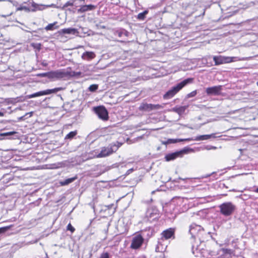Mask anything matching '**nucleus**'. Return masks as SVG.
Instances as JSON below:
<instances>
[{
	"instance_id": "nucleus-1",
	"label": "nucleus",
	"mask_w": 258,
	"mask_h": 258,
	"mask_svg": "<svg viewBox=\"0 0 258 258\" xmlns=\"http://www.w3.org/2000/svg\"><path fill=\"white\" fill-rule=\"evenodd\" d=\"M192 79L188 78L179 83L176 86L172 87L163 96L164 99H169L173 97L178 92H179L186 84L192 82Z\"/></svg>"
},
{
	"instance_id": "nucleus-2",
	"label": "nucleus",
	"mask_w": 258,
	"mask_h": 258,
	"mask_svg": "<svg viewBox=\"0 0 258 258\" xmlns=\"http://www.w3.org/2000/svg\"><path fill=\"white\" fill-rule=\"evenodd\" d=\"M121 144L117 146L115 144H110L107 147L101 148L100 152L96 156L97 158H103L108 156L113 153L115 152Z\"/></svg>"
},
{
	"instance_id": "nucleus-3",
	"label": "nucleus",
	"mask_w": 258,
	"mask_h": 258,
	"mask_svg": "<svg viewBox=\"0 0 258 258\" xmlns=\"http://www.w3.org/2000/svg\"><path fill=\"white\" fill-rule=\"evenodd\" d=\"M62 88L61 87L55 88L52 89H47L44 91H41L32 94H30L27 96V98L28 99L39 97L43 95H49L52 93H55L58 91H61Z\"/></svg>"
},
{
	"instance_id": "nucleus-4",
	"label": "nucleus",
	"mask_w": 258,
	"mask_h": 258,
	"mask_svg": "<svg viewBox=\"0 0 258 258\" xmlns=\"http://www.w3.org/2000/svg\"><path fill=\"white\" fill-rule=\"evenodd\" d=\"M159 217L158 211H147L144 220L145 222L152 223L157 221Z\"/></svg>"
},
{
	"instance_id": "nucleus-5",
	"label": "nucleus",
	"mask_w": 258,
	"mask_h": 258,
	"mask_svg": "<svg viewBox=\"0 0 258 258\" xmlns=\"http://www.w3.org/2000/svg\"><path fill=\"white\" fill-rule=\"evenodd\" d=\"M94 110L100 119L103 120H107L108 119V113L105 107L98 106L95 107Z\"/></svg>"
},
{
	"instance_id": "nucleus-6",
	"label": "nucleus",
	"mask_w": 258,
	"mask_h": 258,
	"mask_svg": "<svg viewBox=\"0 0 258 258\" xmlns=\"http://www.w3.org/2000/svg\"><path fill=\"white\" fill-rule=\"evenodd\" d=\"M236 57H226L223 56H214L213 60L215 61V65L218 66L223 63H229L235 61L234 60Z\"/></svg>"
},
{
	"instance_id": "nucleus-7",
	"label": "nucleus",
	"mask_w": 258,
	"mask_h": 258,
	"mask_svg": "<svg viewBox=\"0 0 258 258\" xmlns=\"http://www.w3.org/2000/svg\"><path fill=\"white\" fill-rule=\"evenodd\" d=\"M203 231L202 227L199 225L192 223L189 227V232L191 235V237L195 238L198 236L199 234Z\"/></svg>"
},
{
	"instance_id": "nucleus-8",
	"label": "nucleus",
	"mask_w": 258,
	"mask_h": 258,
	"mask_svg": "<svg viewBox=\"0 0 258 258\" xmlns=\"http://www.w3.org/2000/svg\"><path fill=\"white\" fill-rule=\"evenodd\" d=\"M143 241L144 238L140 234L137 235L132 239L131 247L134 249H137L142 245Z\"/></svg>"
},
{
	"instance_id": "nucleus-9",
	"label": "nucleus",
	"mask_w": 258,
	"mask_h": 258,
	"mask_svg": "<svg viewBox=\"0 0 258 258\" xmlns=\"http://www.w3.org/2000/svg\"><path fill=\"white\" fill-rule=\"evenodd\" d=\"M222 90V86H215L206 88V92L208 95H219Z\"/></svg>"
},
{
	"instance_id": "nucleus-10",
	"label": "nucleus",
	"mask_w": 258,
	"mask_h": 258,
	"mask_svg": "<svg viewBox=\"0 0 258 258\" xmlns=\"http://www.w3.org/2000/svg\"><path fill=\"white\" fill-rule=\"evenodd\" d=\"M160 108L161 106L159 104L155 105L152 104L143 103L140 105L139 109L140 110L149 111L152 110L158 109Z\"/></svg>"
},
{
	"instance_id": "nucleus-11",
	"label": "nucleus",
	"mask_w": 258,
	"mask_h": 258,
	"mask_svg": "<svg viewBox=\"0 0 258 258\" xmlns=\"http://www.w3.org/2000/svg\"><path fill=\"white\" fill-rule=\"evenodd\" d=\"M64 76V73L60 71H56L48 72V78L56 80L62 78Z\"/></svg>"
},
{
	"instance_id": "nucleus-12",
	"label": "nucleus",
	"mask_w": 258,
	"mask_h": 258,
	"mask_svg": "<svg viewBox=\"0 0 258 258\" xmlns=\"http://www.w3.org/2000/svg\"><path fill=\"white\" fill-rule=\"evenodd\" d=\"M184 152V150L176 152L166 155L165 159L167 161L174 160L178 157H181L183 153Z\"/></svg>"
},
{
	"instance_id": "nucleus-13",
	"label": "nucleus",
	"mask_w": 258,
	"mask_h": 258,
	"mask_svg": "<svg viewBox=\"0 0 258 258\" xmlns=\"http://www.w3.org/2000/svg\"><path fill=\"white\" fill-rule=\"evenodd\" d=\"M216 136L215 134H212L210 135H200L199 136L196 137L195 138H192V141H203V140H207L208 139H210L211 138H215Z\"/></svg>"
},
{
	"instance_id": "nucleus-14",
	"label": "nucleus",
	"mask_w": 258,
	"mask_h": 258,
	"mask_svg": "<svg viewBox=\"0 0 258 258\" xmlns=\"http://www.w3.org/2000/svg\"><path fill=\"white\" fill-rule=\"evenodd\" d=\"M191 140H193L192 138H187V139H169L166 141L163 142L162 144L166 145L169 144H174L177 142H182V141H190Z\"/></svg>"
},
{
	"instance_id": "nucleus-15",
	"label": "nucleus",
	"mask_w": 258,
	"mask_h": 258,
	"mask_svg": "<svg viewBox=\"0 0 258 258\" xmlns=\"http://www.w3.org/2000/svg\"><path fill=\"white\" fill-rule=\"evenodd\" d=\"M96 7L92 5H84L78 9V13H82L87 11H91L95 9Z\"/></svg>"
},
{
	"instance_id": "nucleus-16",
	"label": "nucleus",
	"mask_w": 258,
	"mask_h": 258,
	"mask_svg": "<svg viewBox=\"0 0 258 258\" xmlns=\"http://www.w3.org/2000/svg\"><path fill=\"white\" fill-rule=\"evenodd\" d=\"M187 107L188 106H175L171 109V111L177 113L179 115H181L184 113Z\"/></svg>"
},
{
	"instance_id": "nucleus-17",
	"label": "nucleus",
	"mask_w": 258,
	"mask_h": 258,
	"mask_svg": "<svg viewBox=\"0 0 258 258\" xmlns=\"http://www.w3.org/2000/svg\"><path fill=\"white\" fill-rule=\"evenodd\" d=\"M95 57V54L92 51H86L83 53L82 58L85 60H91Z\"/></svg>"
},
{
	"instance_id": "nucleus-18",
	"label": "nucleus",
	"mask_w": 258,
	"mask_h": 258,
	"mask_svg": "<svg viewBox=\"0 0 258 258\" xmlns=\"http://www.w3.org/2000/svg\"><path fill=\"white\" fill-rule=\"evenodd\" d=\"M174 231L173 229L169 228L166 230H164L162 232L163 236L166 239L170 238L174 234Z\"/></svg>"
},
{
	"instance_id": "nucleus-19",
	"label": "nucleus",
	"mask_w": 258,
	"mask_h": 258,
	"mask_svg": "<svg viewBox=\"0 0 258 258\" xmlns=\"http://www.w3.org/2000/svg\"><path fill=\"white\" fill-rule=\"evenodd\" d=\"M59 32L61 34H72L75 35L78 33V31L75 28H69L62 29L60 30Z\"/></svg>"
},
{
	"instance_id": "nucleus-20",
	"label": "nucleus",
	"mask_w": 258,
	"mask_h": 258,
	"mask_svg": "<svg viewBox=\"0 0 258 258\" xmlns=\"http://www.w3.org/2000/svg\"><path fill=\"white\" fill-rule=\"evenodd\" d=\"M220 210H234L235 207L231 202H227L223 203L220 206Z\"/></svg>"
},
{
	"instance_id": "nucleus-21",
	"label": "nucleus",
	"mask_w": 258,
	"mask_h": 258,
	"mask_svg": "<svg viewBox=\"0 0 258 258\" xmlns=\"http://www.w3.org/2000/svg\"><path fill=\"white\" fill-rule=\"evenodd\" d=\"M223 254L217 258H229L230 249L223 248L222 249Z\"/></svg>"
},
{
	"instance_id": "nucleus-22",
	"label": "nucleus",
	"mask_w": 258,
	"mask_h": 258,
	"mask_svg": "<svg viewBox=\"0 0 258 258\" xmlns=\"http://www.w3.org/2000/svg\"><path fill=\"white\" fill-rule=\"evenodd\" d=\"M77 179V177H72L70 178H68L60 182V184L61 185H68L72 182H73L74 181H75Z\"/></svg>"
},
{
	"instance_id": "nucleus-23",
	"label": "nucleus",
	"mask_w": 258,
	"mask_h": 258,
	"mask_svg": "<svg viewBox=\"0 0 258 258\" xmlns=\"http://www.w3.org/2000/svg\"><path fill=\"white\" fill-rule=\"evenodd\" d=\"M57 24V22H54L53 23L49 24L47 26H46L45 28V30L47 31L48 30H52L54 29H57L58 26H55V25Z\"/></svg>"
},
{
	"instance_id": "nucleus-24",
	"label": "nucleus",
	"mask_w": 258,
	"mask_h": 258,
	"mask_svg": "<svg viewBox=\"0 0 258 258\" xmlns=\"http://www.w3.org/2000/svg\"><path fill=\"white\" fill-rule=\"evenodd\" d=\"M77 134V132L76 131L71 132L68 134L67 135V136L65 137V139H72Z\"/></svg>"
},
{
	"instance_id": "nucleus-25",
	"label": "nucleus",
	"mask_w": 258,
	"mask_h": 258,
	"mask_svg": "<svg viewBox=\"0 0 258 258\" xmlns=\"http://www.w3.org/2000/svg\"><path fill=\"white\" fill-rule=\"evenodd\" d=\"M147 11H145L142 13H139L138 15V19L141 20H143L145 19V16L147 14Z\"/></svg>"
},
{
	"instance_id": "nucleus-26",
	"label": "nucleus",
	"mask_w": 258,
	"mask_h": 258,
	"mask_svg": "<svg viewBox=\"0 0 258 258\" xmlns=\"http://www.w3.org/2000/svg\"><path fill=\"white\" fill-rule=\"evenodd\" d=\"M98 85L93 84L90 86L89 87V90L91 92H94L98 89Z\"/></svg>"
},
{
	"instance_id": "nucleus-27",
	"label": "nucleus",
	"mask_w": 258,
	"mask_h": 258,
	"mask_svg": "<svg viewBox=\"0 0 258 258\" xmlns=\"http://www.w3.org/2000/svg\"><path fill=\"white\" fill-rule=\"evenodd\" d=\"M25 10L26 11H29V9L26 6H21L17 8V11H22Z\"/></svg>"
},
{
	"instance_id": "nucleus-28",
	"label": "nucleus",
	"mask_w": 258,
	"mask_h": 258,
	"mask_svg": "<svg viewBox=\"0 0 258 258\" xmlns=\"http://www.w3.org/2000/svg\"><path fill=\"white\" fill-rule=\"evenodd\" d=\"M67 229L68 230L70 231L72 233H73L75 230V229L72 226L71 223H69L68 225Z\"/></svg>"
},
{
	"instance_id": "nucleus-29",
	"label": "nucleus",
	"mask_w": 258,
	"mask_h": 258,
	"mask_svg": "<svg viewBox=\"0 0 258 258\" xmlns=\"http://www.w3.org/2000/svg\"><path fill=\"white\" fill-rule=\"evenodd\" d=\"M217 148L215 146H210V145H207L204 147V149L207 150H215Z\"/></svg>"
},
{
	"instance_id": "nucleus-30",
	"label": "nucleus",
	"mask_w": 258,
	"mask_h": 258,
	"mask_svg": "<svg viewBox=\"0 0 258 258\" xmlns=\"http://www.w3.org/2000/svg\"><path fill=\"white\" fill-rule=\"evenodd\" d=\"M99 258H109V255L108 252H103L102 253Z\"/></svg>"
},
{
	"instance_id": "nucleus-31",
	"label": "nucleus",
	"mask_w": 258,
	"mask_h": 258,
	"mask_svg": "<svg viewBox=\"0 0 258 258\" xmlns=\"http://www.w3.org/2000/svg\"><path fill=\"white\" fill-rule=\"evenodd\" d=\"M232 211H220L221 213L224 215L228 216L230 215Z\"/></svg>"
},
{
	"instance_id": "nucleus-32",
	"label": "nucleus",
	"mask_w": 258,
	"mask_h": 258,
	"mask_svg": "<svg viewBox=\"0 0 258 258\" xmlns=\"http://www.w3.org/2000/svg\"><path fill=\"white\" fill-rule=\"evenodd\" d=\"M8 229V227H4L0 228V234L5 232Z\"/></svg>"
},
{
	"instance_id": "nucleus-33",
	"label": "nucleus",
	"mask_w": 258,
	"mask_h": 258,
	"mask_svg": "<svg viewBox=\"0 0 258 258\" xmlns=\"http://www.w3.org/2000/svg\"><path fill=\"white\" fill-rule=\"evenodd\" d=\"M15 133V132H7V133H5L1 134V135L2 136H10V135H13Z\"/></svg>"
},
{
	"instance_id": "nucleus-34",
	"label": "nucleus",
	"mask_w": 258,
	"mask_h": 258,
	"mask_svg": "<svg viewBox=\"0 0 258 258\" xmlns=\"http://www.w3.org/2000/svg\"><path fill=\"white\" fill-rule=\"evenodd\" d=\"M196 94H197V91H194L191 92L190 93H189L188 95V96L189 97H192L195 96Z\"/></svg>"
},
{
	"instance_id": "nucleus-35",
	"label": "nucleus",
	"mask_w": 258,
	"mask_h": 258,
	"mask_svg": "<svg viewBox=\"0 0 258 258\" xmlns=\"http://www.w3.org/2000/svg\"><path fill=\"white\" fill-rule=\"evenodd\" d=\"M48 73L39 74L38 75V76H39V77H46L48 78Z\"/></svg>"
},
{
	"instance_id": "nucleus-36",
	"label": "nucleus",
	"mask_w": 258,
	"mask_h": 258,
	"mask_svg": "<svg viewBox=\"0 0 258 258\" xmlns=\"http://www.w3.org/2000/svg\"><path fill=\"white\" fill-rule=\"evenodd\" d=\"M70 6H73V3L70 2H68L64 5L65 7H68Z\"/></svg>"
},
{
	"instance_id": "nucleus-37",
	"label": "nucleus",
	"mask_w": 258,
	"mask_h": 258,
	"mask_svg": "<svg viewBox=\"0 0 258 258\" xmlns=\"http://www.w3.org/2000/svg\"><path fill=\"white\" fill-rule=\"evenodd\" d=\"M26 116V115H25V114L24 116L19 117L18 120H23L25 119Z\"/></svg>"
},
{
	"instance_id": "nucleus-38",
	"label": "nucleus",
	"mask_w": 258,
	"mask_h": 258,
	"mask_svg": "<svg viewBox=\"0 0 258 258\" xmlns=\"http://www.w3.org/2000/svg\"><path fill=\"white\" fill-rule=\"evenodd\" d=\"M32 114H33V112H30L26 113L25 114V115L27 116L28 115H29V116L30 117L32 115Z\"/></svg>"
},
{
	"instance_id": "nucleus-39",
	"label": "nucleus",
	"mask_w": 258,
	"mask_h": 258,
	"mask_svg": "<svg viewBox=\"0 0 258 258\" xmlns=\"http://www.w3.org/2000/svg\"><path fill=\"white\" fill-rule=\"evenodd\" d=\"M48 7H56V5L54 4H51V5H49L47 6Z\"/></svg>"
},
{
	"instance_id": "nucleus-40",
	"label": "nucleus",
	"mask_w": 258,
	"mask_h": 258,
	"mask_svg": "<svg viewBox=\"0 0 258 258\" xmlns=\"http://www.w3.org/2000/svg\"><path fill=\"white\" fill-rule=\"evenodd\" d=\"M4 115V113L0 111V116H3Z\"/></svg>"
},
{
	"instance_id": "nucleus-41",
	"label": "nucleus",
	"mask_w": 258,
	"mask_h": 258,
	"mask_svg": "<svg viewBox=\"0 0 258 258\" xmlns=\"http://www.w3.org/2000/svg\"><path fill=\"white\" fill-rule=\"evenodd\" d=\"M254 192L258 193V187L254 190Z\"/></svg>"
},
{
	"instance_id": "nucleus-42",
	"label": "nucleus",
	"mask_w": 258,
	"mask_h": 258,
	"mask_svg": "<svg viewBox=\"0 0 258 258\" xmlns=\"http://www.w3.org/2000/svg\"><path fill=\"white\" fill-rule=\"evenodd\" d=\"M229 258H233L232 255H231V251H230V257H229Z\"/></svg>"
},
{
	"instance_id": "nucleus-43",
	"label": "nucleus",
	"mask_w": 258,
	"mask_h": 258,
	"mask_svg": "<svg viewBox=\"0 0 258 258\" xmlns=\"http://www.w3.org/2000/svg\"><path fill=\"white\" fill-rule=\"evenodd\" d=\"M201 211H199V212L197 213V215H199V213H200V212Z\"/></svg>"
},
{
	"instance_id": "nucleus-44",
	"label": "nucleus",
	"mask_w": 258,
	"mask_h": 258,
	"mask_svg": "<svg viewBox=\"0 0 258 258\" xmlns=\"http://www.w3.org/2000/svg\"><path fill=\"white\" fill-rule=\"evenodd\" d=\"M256 85L258 86V81L256 82Z\"/></svg>"
}]
</instances>
